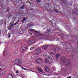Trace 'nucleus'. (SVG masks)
I'll return each mask as SVG.
<instances>
[{"label": "nucleus", "instance_id": "f257e3e1", "mask_svg": "<svg viewBox=\"0 0 78 78\" xmlns=\"http://www.w3.org/2000/svg\"><path fill=\"white\" fill-rule=\"evenodd\" d=\"M27 45H23L21 48V53H24V52H25V51L27 50Z\"/></svg>", "mask_w": 78, "mask_h": 78}, {"label": "nucleus", "instance_id": "f03ea898", "mask_svg": "<svg viewBox=\"0 0 78 78\" xmlns=\"http://www.w3.org/2000/svg\"><path fill=\"white\" fill-rule=\"evenodd\" d=\"M17 60H15L14 61V62L15 63V64H16V65H20V64H22V61L20 59H19L18 61Z\"/></svg>", "mask_w": 78, "mask_h": 78}, {"label": "nucleus", "instance_id": "7ed1b4c3", "mask_svg": "<svg viewBox=\"0 0 78 78\" xmlns=\"http://www.w3.org/2000/svg\"><path fill=\"white\" fill-rule=\"evenodd\" d=\"M65 62L66 63V66H70V60L67 59L65 60Z\"/></svg>", "mask_w": 78, "mask_h": 78}, {"label": "nucleus", "instance_id": "20e7f679", "mask_svg": "<svg viewBox=\"0 0 78 78\" xmlns=\"http://www.w3.org/2000/svg\"><path fill=\"white\" fill-rule=\"evenodd\" d=\"M44 71L46 72H48L50 70L49 67L48 66H44Z\"/></svg>", "mask_w": 78, "mask_h": 78}, {"label": "nucleus", "instance_id": "39448f33", "mask_svg": "<svg viewBox=\"0 0 78 78\" xmlns=\"http://www.w3.org/2000/svg\"><path fill=\"white\" fill-rule=\"evenodd\" d=\"M35 43V41H34V40H30L29 41L28 44L29 45H32V44H34Z\"/></svg>", "mask_w": 78, "mask_h": 78}, {"label": "nucleus", "instance_id": "423d86ee", "mask_svg": "<svg viewBox=\"0 0 78 78\" xmlns=\"http://www.w3.org/2000/svg\"><path fill=\"white\" fill-rule=\"evenodd\" d=\"M42 59L40 58H38L37 59L36 62L37 63H38V64H41L42 63Z\"/></svg>", "mask_w": 78, "mask_h": 78}, {"label": "nucleus", "instance_id": "0eeeda50", "mask_svg": "<svg viewBox=\"0 0 78 78\" xmlns=\"http://www.w3.org/2000/svg\"><path fill=\"white\" fill-rule=\"evenodd\" d=\"M35 52L36 53H35L34 55H37V54H39V52H41V49H37L35 50Z\"/></svg>", "mask_w": 78, "mask_h": 78}, {"label": "nucleus", "instance_id": "6e6552de", "mask_svg": "<svg viewBox=\"0 0 78 78\" xmlns=\"http://www.w3.org/2000/svg\"><path fill=\"white\" fill-rule=\"evenodd\" d=\"M6 71L5 70H2L1 71H0V76H2L5 73Z\"/></svg>", "mask_w": 78, "mask_h": 78}, {"label": "nucleus", "instance_id": "1a4fd4ad", "mask_svg": "<svg viewBox=\"0 0 78 78\" xmlns=\"http://www.w3.org/2000/svg\"><path fill=\"white\" fill-rule=\"evenodd\" d=\"M7 78H13L12 77V74H9L7 75Z\"/></svg>", "mask_w": 78, "mask_h": 78}, {"label": "nucleus", "instance_id": "9d476101", "mask_svg": "<svg viewBox=\"0 0 78 78\" xmlns=\"http://www.w3.org/2000/svg\"><path fill=\"white\" fill-rule=\"evenodd\" d=\"M48 47L47 46V45H44L42 46V48L44 50H46V49H47V48Z\"/></svg>", "mask_w": 78, "mask_h": 78}, {"label": "nucleus", "instance_id": "9b49d317", "mask_svg": "<svg viewBox=\"0 0 78 78\" xmlns=\"http://www.w3.org/2000/svg\"><path fill=\"white\" fill-rule=\"evenodd\" d=\"M37 69L38 71L40 72H41V73L43 72L42 69L40 67L38 68Z\"/></svg>", "mask_w": 78, "mask_h": 78}, {"label": "nucleus", "instance_id": "f8f14e48", "mask_svg": "<svg viewBox=\"0 0 78 78\" xmlns=\"http://www.w3.org/2000/svg\"><path fill=\"white\" fill-rule=\"evenodd\" d=\"M12 23H10L9 24V26L8 27L9 30H11V28H12Z\"/></svg>", "mask_w": 78, "mask_h": 78}, {"label": "nucleus", "instance_id": "ddd939ff", "mask_svg": "<svg viewBox=\"0 0 78 78\" xmlns=\"http://www.w3.org/2000/svg\"><path fill=\"white\" fill-rule=\"evenodd\" d=\"M45 63H48L49 62V61L47 59H45V60H44Z\"/></svg>", "mask_w": 78, "mask_h": 78}, {"label": "nucleus", "instance_id": "4468645a", "mask_svg": "<svg viewBox=\"0 0 78 78\" xmlns=\"http://www.w3.org/2000/svg\"><path fill=\"white\" fill-rule=\"evenodd\" d=\"M59 56H60V54H58L56 55V59H58L59 58Z\"/></svg>", "mask_w": 78, "mask_h": 78}, {"label": "nucleus", "instance_id": "2eb2a0df", "mask_svg": "<svg viewBox=\"0 0 78 78\" xmlns=\"http://www.w3.org/2000/svg\"><path fill=\"white\" fill-rule=\"evenodd\" d=\"M4 22V20H0V25H2V24H3V23Z\"/></svg>", "mask_w": 78, "mask_h": 78}, {"label": "nucleus", "instance_id": "dca6fc26", "mask_svg": "<svg viewBox=\"0 0 78 78\" xmlns=\"http://www.w3.org/2000/svg\"><path fill=\"white\" fill-rule=\"evenodd\" d=\"M64 60H65V58L64 56H62L61 58V60H62V61H64Z\"/></svg>", "mask_w": 78, "mask_h": 78}, {"label": "nucleus", "instance_id": "f3484780", "mask_svg": "<svg viewBox=\"0 0 78 78\" xmlns=\"http://www.w3.org/2000/svg\"><path fill=\"white\" fill-rule=\"evenodd\" d=\"M25 8V5H23L21 7H20V9H23Z\"/></svg>", "mask_w": 78, "mask_h": 78}, {"label": "nucleus", "instance_id": "a211bd4d", "mask_svg": "<svg viewBox=\"0 0 78 78\" xmlns=\"http://www.w3.org/2000/svg\"><path fill=\"white\" fill-rule=\"evenodd\" d=\"M51 50L52 51V52H55L56 51V49L55 48H53Z\"/></svg>", "mask_w": 78, "mask_h": 78}, {"label": "nucleus", "instance_id": "6ab92c4d", "mask_svg": "<svg viewBox=\"0 0 78 78\" xmlns=\"http://www.w3.org/2000/svg\"><path fill=\"white\" fill-rule=\"evenodd\" d=\"M47 58L48 59H50V60H51L52 58H51V57H50V56L49 55H48Z\"/></svg>", "mask_w": 78, "mask_h": 78}, {"label": "nucleus", "instance_id": "aec40b11", "mask_svg": "<svg viewBox=\"0 0 78 78\" xmlns=\"http://www.w3.org/2000/svg\"><path fill=\"white\" fill-rule=\"evenodd\" d=\"M29 27H31L32 26H33V23L32 22L30 23H29Z\"/></svg>", "mask_w": 78, "mask_h": 78}, {"label": "nucleus", "instance_id": "412c9836", "mask_svg": "<svg viewBox=\"0 0 78 78\" xmlns=\"http://www.w3.org/2000/svg\"><path fill=\"white\" fill-rule=\"evenodd\" d=\"M8 36L9 38H10V37H11V33H8Z\"/></svg>", "mask_w": 78, "mask_h": 78}, {"label": "nucleus", "instance_id": "4be33fe9", "mask_svg": "<svg viewBox=\"0 0 78 78\" xmlns=\"http://www.w3.org/2000/svg\"><path fill=\"white\" fill-rule=\"evenodd\" d=\"M35 48V47L34 46H33L32 47H31L30 48V50H33L34 48Z\"/></svg>", "mask_w": 78, "mask_h": 78}, {"label": "nucleus", "instance_id": "5701e85b", "mask_svg": "<svg viewBox=\"0 0 78 78\" xmlns=\"http://www.w3.org/2000/svg\"><path fill=\"white\" fill-rule=\"evenodd\" d=\"M5 8H6V6H5V5H2V8L3 9H5Z\"/></svg>", "mask_w": 78, "mask_h": 78}, {"label": "nucleus", "instance_id": "b1692460", "mask_svg": "<svg viewBox=\"0 0 78 78\" xmlns=\"http://www.w3.org/2000/svg\"><path fill=\"white\" fill-rule=\"evenodd\" d=\"M48 56V55H47V54H45L44 55V56H45V57H46L47 58V56Z\"/></svg>", "mask_w": 78, "mask_h": 78}, {"label": "nucleus", "instance_id": "393cba45", "mask_svg": "<svg viewBox=\"0 0 78 78\" xmlns=\"http://www.w3.org/2000/svg\"><path fill=\"white\" fill-rule=\"evenodd\" d=\"M63 2L64 5H66V0H63Z\"/></svg>", "mask_w": 78, "mask_h": 78}, {"label": "nucleus", "instance_id": "a878e982", "mask_svg": "<svg viewBox=\"0 0 78 78\" xmlns=\"http://www.w3.org/2000/svg\"><path fill=\"white\" fill-rule=\"evenodd\" d=\"M47 11L49 12H51V10L50 9H48L47 10Z\"/></svg>", "mask_w": 78, "mask_h": 78}, {"label": "nucleus", "instance_id": "bb28decb", "mask_svg": "<svg viewBox=\"0 0 78 78\" xmlns=\"http://www.w3.org/2000/svg\"><path fill=\"white\" fill-rule=\"evenodd\" d=\"M23 21H25L27 20V18L23 17Z\"/></svg>", "mask_w": 78, "mask_h": 78}, {"label": "nucleus", "instance_id": "cd10ccee", "mask_svg": "<svg viewBox=\"0 0 78 78\" xmlns=\"http://www.w3.org/2000/svg\"><path fill=\"white\" fill-rule=\"evenodd\" d=\"M54 12H58V11L56 9H55L54 10Z\"/></svg>", "mask_w": 78, "mask_h": 78}, {"label": "nucleus", "instance_id": "c85d7f7f", "mask_svg": "<svg viewBox=\"0 0 78 78\" xmlns=\"http://www.w3.org/2000/svg\"><path fill=\"white\" fill-rule=\"evenodd\" d=\"M51 32V30H47V33H50V32Z\"/></svg>", "mask_w": 78, "mask_h": 78}, {"label": "nucleus", "instance_id": "c756f323", "mask_svg": "<svg viewBox=\"0 0 78 78\" xmlns=\"http://www.w3.org/2000/svg\"><path fill=\"white\" fill-rule=\"evenodd\" d=\"M48 3L46 4L45 5V6L46 7H47V6H48Z\"/></svg>", "mask_w": 78, "mask_h": 78}, {"label": "nucleus", "instance_id": "7c9ffc66", "mask_svg": "<svg viewBox=\"0 0 78 78\" xmlns=\"http://www.w3.org/2000/svg\"><path fill=\"white\" fill-rule=\"evenodd\" d=\"M19 22V21H18L16 22L15 23H14L15 25H17V23H18Z\"/></svg>", "mask_w": 78, "mask_h": 78}, {"label": "nucleus", "instance_id": "2f4dec72", "mask_svg": "<svg viewBox=\"0 0 78 78\" xmlns=\"http://www.w3.org/2000/svg\"><path fill=\"white\" fill-rule=\"evenodd\" d=\"M21 69H23V70H27V69H26L23 67H21Z\"/></svg>", "mask_w": 78, "mask_h": 78}, {"label": "nucleus", "instance_id": "473e14b6", "mask_svg": "<svg viewBox=\"0 0 78 78\" xmlns=\"http://www.w3.org/2000/svg\"><path fill=\"white\" fill-rule=\"evenodd\" d=\"M37 3H40V2H41V1H40V0H37Z\"/></svg>", "mask_w": 78, "mask_h": 78}, {"label": "nucleus", "instance_id": "72a5a7b5", "mask_svg": "<svg viewBox=\"0 0 78 78\" xmlns=\"http://www.w3.org/2000/svg\"><path fill=\"white\" fill-rule=\"evenodd\" d=\"M30 31H35V30H34V29H30Z\"/></svg>", "mask_w": 78, "mask_h": 78}, {"label": "nucleus", "instance_id": "f704fd0d", "mask_svg": "<svg viewBox=\"0 0 78 78\" xmlns=\"http://www.w3.org/2000/svg\"><path fill=\"white\" fill-rule=\"evenodd\" d=\"M34 32L35 33H38V34L40 33V32H38V31H35Z\"/></svg>", "mask_w": 78, "mask_h": 78}, {"label": "nucleus", "instance_id": "c9c22d12", "mask_svg": "<svg viewBox=\"0 0 78 78\" xmlns=\"http://www.w3.org/2000/svg\"><path fill=\"white\" fill-rule=\"evenodd\" d=\"M16 73H19V71H18V70H16Z\"/></svg>", "mask_w": 78, "mask_h": 78}, {"label": "nucleus", "instance_id": "e433bc0d", "mask_svg": "<svg viewBox=\"0 0 78 78\" xmlns=\"http://www.w3.org/2000/svg\"><path fill=\"white\" fill-rule=\"evenodd\" d=\"M17 0H16V1H17ZM21 0H18V3H19V2H20V1H21Z\"/></svg>", "mask_w": 78, "mask_h": 78}, {"label": "nucleus", "instance_id": "4c0bfd02", "mask_svg": "<svg viewBox=\"0 0 78 78\" xmlns=\"http://www.w3.org/2000/svg\"><path fill=\"white\" fill-rule=\"evenodd\" d=\"M67 78H71V76H70L69 77H67Z\"/></svg>", "mask_w": 78, "mask_h": 78}, {"label": "nucleus", "instance_id": "58836bf2", "mask_svg": "<svg viewBox=\"0 0 78 78\" xmlns=\"http://www.w3.org/2000/svg\"><path fill=\"white\" fill-rule=\"evenodd\" d=\"M12 26H14V25H15L14 24V23L13 24H12Z\"/></svg>", "mask_w": 78, "mask_h": 78}, {"label": "nucleus", "instance_id": "ea45409f", "mask_svg": "<svg viewBox=\"0 0 78 78\" xmlns=\"http://www.w3.org/2000/svg\"><path fill=\"white\" fill-rule=\"evenodd\" d=\"M0 66H5V65H0Z\"/></svg>", "mask_w": 78, "mask_h": 78}, {"label": "nucleus", "instance_id": "a19ab883", "mask_svg": "<svg viewBox=\"0 0 78 78\" xmlns=\"http://www.w3.org/2000/svg\"><path fill=\"white\" fill-rule=\"evenodd\" d=\"M1 34V30H0V35Z\"/></svg>", "mask_w": 78, "mask_h": 78}, {"label": "nucleus", "instance_id": "79ce46f5", "mask_svg": "<svg viewBox=\"0 0 78 78\" xmlns=\"http://www.w3.org/2000/svg\"><path fill=\"white\" fill-rule=\"evenodd\" d=\"M52 20H52L51 21H50L49 22H51V23H52V22H51Z\"/></svg>", "mask_w": 78, "mask_h": 78}, {"label": "nucleus", "instance_id": "37998d69", "mask_svg": "<svg viewBox=\"0 0 78 78\" xmlns=\"http://www.w3.org/2000/svg\"><path fill=\"white\" fill-rule=\"evenodd\" d=\"M10 23H14V22L13 21Z\"/></svg>", "mask_w": 78, "mask_h": 78}, {"label": "nucleus", "instance_id": "c03bdc74", "mask_svg": "<svg viewBox=\"0 0 78 78\" xmlns=\"http://www.w3.org/2000/svg\"><path fill=\"white\" fill-rule=\"evenodd\" d=\"M30 34H33L31 33H30Z\"/></svg>", "mask_w": 78, "mask_h": 78}, {"label": "nucleus", "instance_id": "a18cd8bd", "mask_svg": "<svg viewBox=\"0 0 78 78\" xmlns=\"http://www.w3.org/2000/svg\"><path fill=\"white\" fill-rule=\"evenodd\" d=\"M29 3H30V4H31V2H29Z\"/></svg>", "mask_w": 78, "mask_h": 78}, {"label": "nucleus", "instance_id": "49530a36", "mask_svg": "<svg viewBox=\"0 0 78 78\" xmlns=\"http://www.w3.org/2000/svg\"><path fill=\"white\" fill-rule=\"evenodd\" d=\"M14 21H15V20H13V22H14Z\"/></svg>", "mask_w": 78, "mask_h": 78}, {"label": "nucleus", "instance_id": "de8ad7c7", "mask_svg": "<svg viewBox=\"0 0 78 78\" xmlns=\"http://www.w3.org/2000/svg\"><path fill=\"white\" fill-rule=\"evenodd\" d=\"M2 68H0V70H2Z\"/></svg>", "mask_w": 78, "mask_h": 78}, {"label": "nucleus", "instance_id": "09e8293b", "mask_svg": "<svg viewBox=\"0 0 78 78\" xmlns=\"http://www.w3.org/2000/svg\"><path fill=\"white\" fill-rule=\"evenodd\" d=\"M33 10V9H30V10Z\"/></svg>", "mask_w": 78, "mask_h": 78}, {"label": "nucleus", "instance_id": "8fccbe9b", "mask_svg": "<svg viewBox=\"0 0 78 78\" xmlns=\"http://www.w3.org/2000/svg\"><path fill=\"white\" fill-rule=\"evenodd\" d=\"M3 52V53H5V51H4Z\"/></svg>", "mask_w": 78, "mask_h": 78}, {"label": "nucleus", "instance_id": "3c124183", "mask_svg": "<svg viewBox=\"0 0 78 78\" xmlns=\"http://www.w3.org/2000/svg\"><path fill=\"white\" fill-rule=\"evenodd\" d=\"M0 64H1V62H0Z\"/></svg>", "mask_w": 78, "mask_h": 78}, {"label": "nucleus", "instance_id": "603ef678", "mask_svg": "<svg viewBox=\"0 0 78 78\" xmlns=\"http://www.w3.org/2000/svg\"><path fill=\"white\" fill-rule=\"evenodd\" d=\"M50 28H50L49 29H50Z\"/></svg>", "mask_w": 78, "mask_h": 78}]
</instances>
